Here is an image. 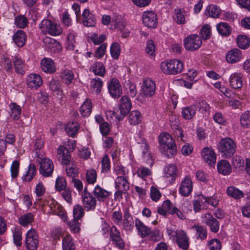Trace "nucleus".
I'll return each instance as SVG.
<instances>
[{
	"label": "nucleus",
	"mask_w": 250,
	"mask_h": 250,
	"mask_svg": "<svg viewBox=\"0 0 250 250\" xmlns=\"http://www.w3.org/2000/svg\"><path fill=\"white\" fill-rule=\"evenodd\" d=\"M58 160L62 164L66 165V172L69 177L75 178L77 172L76 167L71 161V157L68 148L64 146H60L57 149Z\"/></svg>",
	"instance_id": "obj_1"
},
{
	"label": "nucleus",
	"mask_w": 250,
	"mask_h": 250,
	"mask_svg": "<svg viewBox=\"0 0 250 250\" xmlns=\"http://www.w3.org/2000/svg\"><path fill=\"white\" fill-rule=\"evenodd\" d=\"M159 149L162 153L167 157H171L176 155L177 147L174 139L167 133H162L159 137Z\"/></svg>",
	"instance_id": "obj_2"
},
{
	"label": "nucleus",
	"mask_w": 250,
	"mask_h": 250,
	"mask_svg": "<svg viewBox=\"0 0 250 250\" xmlns=\"http://www.w3.org/2000/svg\"><path fill=\"white\" fill-rule=\"evenodd\" d=\"M167 232L170 239L175 240L178 246L184 250L189 247L188 238L186 232L182 229L174 230L170 228L167 229Z\"/></svg>",
	"instance_id": "obj_3"
},
{
	"label": "nucleus",
	"mask_w": 250,
	"mask_h": 250,
	"mask_svg": "<svg viewBox=\"0 0 250 250\" xmlns=\"http://www.w3.org/2000/svg\"><path fill=\"white\" fill-rule=\"evenodd\" d=\"M218 149L222 157L229 158L236 151V144L235 141L230 138H223L219 143Z\"/></svg>",
	"instance_id": "obj_4"
},
{
	"label": "nucleus",
	"mask_w": 250,
	"mask_h": 250,
	"mask_svg": "<svg viewBox=\"0 0 250 250\" xmlns=\"http://www.w3.org/2000/svg\"><path fill=\"white\" fill-rule=\"evenodd\" d=\"M41 32L44 35L48 34L53 36H59L62 33L61 27L53 21L43 19L39 25Z\"/></svg>",
	"instance_id": "obj_5"
},
{
	"label": "nucleus",
	"mask_w": 250,
	"mask_h": 250,
	"mask_svg": "<svg viewBox=\"0 0 250 250\" xmlns=\"http://www.w3.org/2000/svg\"><path fill=\"white\" fill-rule=\"evenodd\" d=\"M164 73L167 74H177L182 72L184 68L183 63L178 60H168L161 64Z\"/></svg>",
	"instance_id": "obj_6"
},
{
	"label": "nucleus",
	"mask_w": 250,
	"mask_h": 250,
	"mask_svg": "<svg viewBox=\"0 0 250 250\" xmlns=\"http://www.w3.org/2000/svg\"><path fill=\"white\" fill-rule=\"evenodd\" d=\"M131 107V103L130 99L126 96H123L120 99V115L114 112L112 115L118 120H122L125 116L129 112Z\"/></svg>",
	"instance_id": "obj_7"
},
{
	"label": "nucleus",
	"mask_w": 250,
	"mask_h": 250,
	"mask_svg": "<svg viewBox=\"0 0 250 250\" xmlns=\"http://www.w3.org/2000/svg\"><path fill=\"white\" fill-rule=\"evenodd\" d=\"M202 44V39L198 35H191L184 40V45L186 49L191 51L198 49Z\"/></svg>",
	"instance_id": "obj_8"
},
{
	"label": "nucleus",
	"mask_w": 250,
	"mask_h": 250,
	"mask_svg": "<svg viewBox=\"0 0 250 250\" xmlns=\"http://www.w3.org/2000/svg\"><path fill=\"white\" fill-rule=\"evenodd\" d=\"M81 196L83 207L86 210H94L96 207L97 200L94 196L88 191L86 187L82 192Z\"/></svg>",
	"instance_id": "obj_9"
},
{
	"label": "nucleus",
	"mask_w": 250,
	"mask_h": 250,
	"mask_svg": "<svg viewBox=\"0 0 250 250\" xmlns=\"http://www.w3.org/2000/svg\"><path fill=\"white\" fill-rule=\"evenodd\" d=\"M25 246L28 250H37L39 247V236L35 229H31L27 231Z\"/></svg>",
	"instance_id": "obj_10"
},
{
	"label": "nucleus",
	"mask_w": 250,
	"mask_h": 250,
	"mask_svg": "<svg viewBox=\"0 0 250 250\" xmlns=\"http://www.w3.org/2000/svg\"><path fill=\"white\" fill-rule=\"evenodd\" d=\"M40 173L44 177L50 176L54 170L53 162L48 158L42 159L40 163Z\"/></svg>",
	"instance_id": "obj_11"
},
{
	"label": "nucleus",
	"mask_w": 250,
	"mask_h": 250,
	"mask_svg": "<svg viewBox=\"0 0 250 250\" xmlns=\"http://www.w3.org/2000/svg\"><path fill=\"white\" fill-rule=\"evenodd\" d=\"M142 20L144 24L148 28H154L157 26V17L154 12H145L143 15Z\"/></svg>",
	"instance_id": "obj_12"
},
{
	"label": "nucleus",
	"mask_w": 250,
	"mask_h": 250,
	"mask_svg": "<svg viewBox=\"0 0 250 250\" xmlns=\"http://www.w3.org/2000/svg\"><path fill=\"white\" fill-rule=\"evenodd\" d=\"M110 95L114 98H118L122 94V88L119 81L115 78L111 80L108 85Z\"/></svg>",
	"instance_id": "obj_13"
},
{
	"label": "nucleus",
	"mask_w": 250,
	"mask_h": 250,
	"mask_svg": "<svg viewBox=\"0 0 250 250\" xmlns=\"http://www.w3.org/2000/svg\"><path fill=\"white\" fill-rule=\"evenodd\" d=\"M110 236L117 247L120 249H123L125 248V243L121 236L120 232L114 226L110 229Z\"/></svg>",
	"instance_id": "obj_14"
},
{
	"label": "nucleus",
	"mask_w": 250,
	"mask_h": 250,
	"mask_svg": "<svg viewBox=\"0 0 250 250\" xmlns=\"http://www.w3.org/2000/svg\"><path fill=\"white\" fill-rule=\"evenodd\" d=\"M193 184L191 178L186 176L182 181L179 187V193L183 196H188L191 192Z\"/></svg>",
	"instance_id": "obj_15"
},
{
	"label": "nucleus",
	"mask_w": 250,
	"mask_h": 250,
	"mask_svg": "<svg viewBox=\"0 0 250 250\" xmlns=\"http://www.w3.org/2000/svg\"><path fill=\"white\" fill-rule=\"evenodd\" d=\"M201 156L204 161L209 165H213L216 162V154L211 147L204 148L201 151Z\"/></svg>",
	"instance_id": "obj_16"
},
{
	"label": "nucleus",
	"mask_w": 250,
	"mask_h": 250,
	"mask_svg": "<svg viewBox=\"0 0 250 250\" xmlns=\"http://www.w3.org/2000/svg\"><path fill=\"white\" fill-rule=\"evenodd\" d=\"M143 94L147 97L153 96L156 90V85L154 82L150 79H146L143 82L142 86Z\"/></svg>",
	"instance_id": "obj_17"
},
{
	"label": "nucleus",
	"mask_w": 250,
	"mask_h": 250,
	"mask_svg": "<svg viewBox=\"0 0 250 250\" xmlns=\"http://www.w3.org/2000/svg\"><path fill=\"white\" fill-rule=\"evenodd\" d=\"M205 224L209 227L210 230L214 233L218 231L220 227L219 222L214 218L212 214L207 213L203 217Z\"/></svg>",
	"instance_id": "obj_18"
},
{
	"label": "nucleus",
	"mask_w": 250,
	"mask_h": 250,
	"mask_svg": "<svg viewBox=\"0 0 250 250\" xmlns=\"http://www.w3.org/2000/svg\"><path fill=\"white\" fill-rule=\"evenodd\" d=\"M210 197H206L203 195H200L195 199L193 203V209L197 212L201 209H204L207 208V205L210 203Z\"/></svg>",
	"instance_id": "obj_19"
},
{
	"label": "nucleus",
	"mask_w": 250,
	"mask_h": 250,
	"mask_svg": "<svg viewBox=\"0 0 250 250\" xmlns=\"http://www.w3.org/2000/svg\"><path fill=\"white\" fill-rule=\"evenodd\" d=\"M95 199L100 202H104L110 195V192L97 185L92 191Z\"/></svg>",
	"instance_id": "obj_20"
},
{
	"label": "nucleus",
	"mask_w": 250,
	"mask_h": 250,
	"mask_svg": "<svg viewBox=\"0 0 250 250\" xmlns=\"http://www.w3.org/2000/svg\"><path fill=\"white\" fill-rule=\"evenodd\" d=\"M42 81L41 77L37 74H31L26 79V84L28 87L38 88L42 85Z\"/></svg>",
	"instance_id": "obj_21"
},
{
	"label": "nucleus",
	"mask_w": 250,
	"mask_h": 250,
	"mask_svg": "<svg viewBox=\"0 0 250 250\" xmlns=\"http://www.w3.org/2000/svg\"><path fill=\"white\" fill-rule=\"evenodd\" d=\"M83 21L85 26L92 27L95 25L96 19L88 9H85L83 13Z\"/></svg>",
	"instance_id": "obj_22"
},
{
	"label": "nucleus",
	"mask_w": 250,
	"mask_h": 250,
	"mask_svg": "<svg viewBox=\"0 0 250 250\" xmlns=\"http://www.w3.org/2000/svg\"><path fill=\"white\" fill-rule=\"evenodd\" d=\"M242 58L241 52L238 49H233L229 51L226 56L227 61L231 63L239 61Z\"/></svg>",
	"instance_id": "obj_23"
},
{
	"label": "nucleus",
	"mask_w": 250,
	"mask_h": 250,
	"mask_svg": "<svg viewBox=\"0 0 250 250\" xmlns=\"http://www.w3.org/2000/svg\"><path fill=\"white\" fill-rule=\"evenodd\" d=\"M123 229L125 231H131L134 228V220L129 212L128 210H125L124 213Z\"/></svg>",
	"instance_id": "obj_24"
},
{
	"label": "nucleus",
	"mask_w": 250,
	"mask_h": 250,
	"mask_svg": "<svg viewBox=\"0 0 250 250\" xmlns=\"http://www.w3.org/2000/svg\"><path fill=\"white\" fill-rule=\"evenodd\" d=\"M241 73H234L229 77V83L231 86L234 89L240 88L243 85Z\"/></svg>",
	"instance_id": "obj_25"
},
{
	"label": "nucleus",
	"mask_w": 250,
	"mask_h": 250,
	"mask_svg": "<svg viewBox=\"0 0 250 250\" xmlns=\"http://www.w3.org/2000/svg\"><path fill=\"white\" fill-rule=\"evenodd\" d=\"M26 39L27 37L25 33L21 30H18L13 36V40L15 43L19 47L23 46Z\"/></svg>",
	"instance_id": "obj_26"
},
{
	"label": "nucleus",
	"mask_w": 250,
	"mask_h": 250,
	"mask_svg": "<svg viewBox=\"0 0 250 250\" xmlns=\"http://www.w3.org/2000/svg\"><path fill=\"white\" fill-rule=\"evenodd\" d=\"M217 169L219 173L224 175H228L231 172V167L226 160H222L218 163Z\"/></svg>",
	"instance_id": "obj_27"
},
{
	"label": "nucleus",
	"mask_w": 250,
	"mask_h": 250,
	"mask_svg": "<svg viewBox=\"0 0 250 250\" xmlns=\"http://www.w3.org/2000/svg\"><path fill=\"white\" fill-rule=\"evenodd\" d=\"M13 63L15 71L23 75L25 73V66L21 58L16 56L13 59Z\"/></svg>",
	"instance_id": "obj_28"
},
{
	"label": "nucleus",
	"mask_w": 250,
	"mask_h": 250,
	"mask_svg": "<svg viewBox=\"0 0 250 250\" xmlns=\"http://www.w3.org/2000/svg\"><path fill=\"white\" fill-rule=\"evenodd\" d=\"M41 65L42 71L45 72L51 73L56 70L54 62L50 59L44 58L42 60Z\"/></svg>",
	"instance_id": "obj_29"
},
{
	"label": "nucleus",
	"mask_w": 250,
	"mask_h": 250,
	"mask_svg": "<svg viewBox=\"0 0 250 250\" xmlns=\"http://www.w3.org/2000/svg\"><path fill=\"white\" fill-rule=\"evenodd\" d=\"M135 226L142 238L148 236L151 233L150 229L137 219L135 221Z\"/></svg>",
	"instance_id": "obj_30"
},
{
	"label": "nucleus",
	"mask_w": 250,
	"mask_h": 250,
	"mask_svg": "<svg viewBox=\"0 0 250 250\" xmlns=\"http://www.w3.org/2000/svg\"><path fill=\"white\" fill-rule=\"evenodd\" d=\"M177 169L176 167L173 164H169L166 166L164 168V173L166 177L171 178L172 183L175 180L177 176Z\"/></svg>",
	"instance_id": "obj_31"
},
{
	"label": "nucleus",
	"mask_w": 250,
	"mask_h": 250,
	"mask_svg": "<svg viewBox=\"0 0 250 250\" xmlns=\"http://www.w3.org/2000/svg\"><path fill=\"white\" fill-rule=\"evenodd\" d=\"M90 71L96 75L104 77L105 73V68L102 62H97L90 66Z\"/></svg>",
	"instance_id": "obj_32"
},
{
	"label": "nucleus",
	"mask_w": 250,
	"mask_h": 250,
	"mask_svg": "<svg viewBox=\"0 0 250 250\" xmlns=\"http://www.w3.org/2000/svg\"><path fill=\"white\" fill-rule=\"evenodd\" d=\"M115 188L117 189H123L124 191H127L129 189V183L124 177L119 176L115 180Z\"/></svg>",
	"instance_id": "obj_33"
},
{
	"label": "nucleus",
	"mask_w": 250,
	"mask_h": 250,
	"mask_svg": "<svg viewBox=\"0 0 250 250\" xmlns=\"http://www.w3.org/2000/svg\"><path fill=\"white\" fill-rule=\"evenodd\" d=\"M92 102L90 99H86L81 106L80 111L83 117H87L90 115L92 110Z\"/></svg>",
	"instance_id": "obj_34"
},
{
	"label": "nucleus",
	"mask_w": 250,
	"mask_h": 250,
	"mask_svg": "<svg viewBox=\"0 0 250 250\" xmlns=\"http://www.w3.org/2000/svg\"><path fill=\"white\" fill-rule=\"evenodd\" d=\"M79 128V124L77 122L73 121L67 124L65 130L68 136L74 137L78 131Z\"/></svg>",
	"instance_id": "obj_35"
},
{
	"label": "nucleus",
	"mask_w": 250,
	"mask_h": 250,
	"mask_svg": "<svg viewBox=\"0 0 250 250\" xmlns=\"http://www.w3.org/2000/svg\"><path fill=\"white\" fill-rule=\"evenodd\" d=\"M62 250H75V245L70 235H66L62 238Z\"/></svg>",
	"instance_id": "obj_36"
},
{
	"label": "nucleus",
	"mask_w": 250,
	"mask_h": 250,
	"mask_svg": "<svg viewBox=\"0 0 250 250\" xmlns=\"http://www.w3.org/2000/svg\"><path fill=\"white\" fill-rule=\"evenodd\" d=\"M196 110V105L194 104L184 107L182 109V116L186 120L190 119L195 115Z\"/></svg>",
	"instance_id": "obj_37"
},
{
	"label": "nucleus",
	"mask_w": 250,
	"mask_h": 250,
	"mask_svg": "<svg viewBox=\"0 0 250 250\" xmlns=\"http://www.w3.org/2000/svg\"><path fill=\"white\" fill-rule=\"evenodd\" d=\"M220 11L216 5L212 4L207 7L205 14L213 18H218L220 15Z\"/></svg>",
	"instance_id": "obj_38"
},
{
	"label": "nucleus",
	"mask_w": 250,
	"mask_h": 250,
	"mask_svg": "<svg viewBox=\"0 0 250 250\" xmlns=\"http://www.w3.org/2000/svg\"><path fill=\"white\" fill-rule=\"evenodd\" d=\"M115 28L120 30L123 29L126 25V23L123 21L121 15L118 14H114L111 21Z\"/></svg>",
	"instance_id": "obj_39"
},
{
	"label": "nucleus",
	"mask_w": 250,
	"mask_h": 250,
	"mask_svg": "<svg viewBox=\"0 0 250 250\" xmlns=\"http://www.w3.org/2000/svg\"><path fill=\"white\" fill-rule=\"evenodd\" d=\"M34 216L33 214L28 212L21 215L19 218V222L21 226L26 227L29 224H31L34 221Z\"/></svg>",
	"instance_id": "obj_40"
},
{
	"label": "nucleus",
	"mask_w": 250,
	"mask_h": 250,
	"mask_svg": "<svg viewBox=\"0 0 250 250\" xmlns=\"http://www.w3.org/2000/svg\"><path fill=\"white\" fill-rule=\"evenodd\" d=\"M218 33L222 36H228L230 34L231 29L230 26L226 22H220L217 25Z\"/></svg>",
	"instance_id": "obj_41"
},
{
	"label": "nucleus",
	"mask_w": 250,
	"mask_h": 250,
	"mask_svg": "<svg viewBox=\"0 0 250 250\" xmlns=\"http://www.w3.org/2000/svg\"><path fill=\"white\" fill-rule=\"evenodd\" d=\"M74 75L73 73L69 70L65 69L61 73V78L64 83L68 85L70 84L74 79Z\"/></svg>",
	"instance_id": "obj_42"
},
{
	"label": "nucleus",
	"mask_w": 250,
	"mask_h": 250,
	"mask_svg": "<svg viewBox=\"0 0 250 250\" xmlns=\"http://www.w3.org/2000/svg\"><path fill=\"white\" fill-rule=\"evenodd\" d=\"M128 119L130 125H136L141 122V114L139 111L134 110L130 113Z\"/></svg>",
	"instance_id": "obj_43"
},
{
	"label": "nucleus",
	"mask_w": 250,
	"mask_h": 250,
	"mask_svg": "<svg viewBox=\"0 0 250 250\" xmlns=\"http://www.w3.org/2000/svg\"><path fill=\"white\" fill-rule=\"evenodd\" d=\"M11 110V116L15 120H18L21 114V109L20 105L15 103H12L9 105Z\"/></svg>",
	"instance_id": "obj_44"
},
{
	"label": "nucleus",
	"mask_w": 250,
	"mask_h": 250,
	"mask_svg": "<svg viewBox=\"0 0 250 250\" xmlns=\"http://www.w3.org/2000/svg\"><path fill=\"white\" fill-rule=\"evenodd\" d=\"M227 193L229 196L235 199H240L243 196L242 191L236 188L234 186L228 187L227 190Z\"/></svg>",
	"instance_id": "obj_45"
},
{
	"label": "nucleus",
	"mask_w": 250,
	"mask_h": 250,
	"mask_svg": "<svg viewBox=\"0 0 250 250\" xmlns=\"http://www.w3.org/2000/svg\"><path fill=\"white\" fill-rule=\"evenodd\" d=\"M237 43L240 48L245 49L249 47L250 41L246 36L239 35L237 38Z\"/></svg>",
	"instance_id": "obj_46"
},
{
	"label": "nucleus",
	"mask_w": 250,
	"mask_h": 250,
	"mask_svg": "<svg viewBox=\"0 0 250 250\" xmlns=\"http://www.w3.org/2000/svg\"><path fill=\"white\" fill-rule=\"evenodd\" d=\"M36 172V166L34 164H31L28 167V169L26 173L23 176L22 178L26 181H31L35 175Z\"/></svg>",
	"instance_id": "obj_47"
},
{
	"label": "nucleus",
	"mask_w": 250,
	"mask_h": 250,
	"mask_svg": "<svg viewBox=\"0 0 250 250\" xmlns=\"http://www.w3.org/2000/svg\"><path fill=\"white\" fill-rule=\"evenodd\" d=\"M85 179L88 184H94L97 180V173L96 170L93 169L87 170L85 174Z\"/></svg>",
	"instance_id": "obj_48"
},
{
	"label": "nucleus",
	"mask_w": 250,
	"mask_h": 250,
	"mask_svg": "<svg viewBox=\"0 0 250 250\" xmlns=\"http://www.w3.org/2000/svg\"><path fill=\"white\" fill-rule=\"evenodd\" d=\"M103 84L102 81L99 78H96L92 79L90 82L91 87L95 89V93L97 94L100 93L101 89L103 86Z\"/></svg>",
	"instance_id": "obj_49"
},
{
	"label": "nucleus",
	"mask_w": 250,
	"mask_h": 250,
	"mask_svg": "<svg viewBox=\"0 0 250 250\" xmlns=\"http://www.w3.org/2000/svg\"><path fill=\"white\" fill-rule=\"evenodd\" d=\"M121 52L120 44L117 42H113L110 47V53L112 57L114 59L119 58Z\"/></svg>",
	"instance_id": "obj_50"
},
{
	"label": "nucleus",
	"mask_w": 250,
	"mask_h": 250,
	"mask_svg": "<svg viewBox=\"0 0 250 250\" xmlns=\"http://www.w3.org/2000/svg\"><path fill=\"white\" fill-rule=\"evenodd\" d=\"M240 123L244 127L250 126V110L245 112L240 117Z\"/></svg>",
	"instance_id": "obj_51"
},
{
	"label": "nucleus",
	"mask_w": 250,
	"mask_h": 250,
	"mask_svg": "<svg viewBox=\"0 0 250 250\" xmlns=\"http://www.w3.org/2000/svg\"><path fill=\"white\" fill-rule=\"evenodd\" d=\"M67 187L65 179L62 177H58L56 181L55 187L58 191L65 189Z\"/></svg>",
	"instance_id": "obj_52"
},
{
	"label": "nucleus",
	"mask_w": 250,
	"mask_h": 250,
	"mask_svg": "<svg viewBox=\"0 0 250 250\" xmlns=\"http://www.w3.org/2000/svg\"><path fill=\"white\" fill-rule=\"evenodd\" d=\"M136 173L138 176L142 178H145L148 176L151 175L152 173L149 168L144 166H140L138 167Z\"/></svg>",
	"instance_id": "obj_53"
},
{
	"label": "nucleus",
	"mask_w": 250,
	"mask_h": 250,
	"mask_svg": "<svg viewBox=\"0 0 250 250\" xmlns=\"http://www.w3.org/2000/svg\"><path fill=\"white\" fill-rule=\"evenodd\" d=\"M83 214L84 210L82 206L80 205H76L74 207L73 216L74 219H80L83 216Z\"/></svg>",
	"instance_id": "obj_54"
},
{
	"label": "nucleus",
	"mask_w": 250,
	"mask_h": 250,
	"mask_svg": "<svg viewBox=\"0 0 250 250\" xmlns=\"http://www.w3.org/2000/svg\"><path fill=\"white\" fill-rule=\"evenodd\" d=\"M193 228L195 229L197 234L198 235V237L201 239L206 238L207 236V229L205 227L200 226L194 225L193 226Z\"/></svg>",
	"instance_id": "obj_55"
},
{
	"label": "nucleus",
	"mask_w": 250,
	"mask_h": 250,
	"mask_svg": "<svg viewBox=\"0 0 250 250\" xmlns=\"http://www.w3.org/2000/svg\"><path fill=\"white\" fill-rule=\"evenodd\" d=\"M20 167V162L17 160H15L12 162L10 167L11 177L12 178H16L19 174Z\"/></svg>",
	"instance_id": "obj_56"
},
{
	"label": "nucleus",
	"mask_w": 250,
	"mask_h": 250,
	"mask_svg": "<svg viewBox=\"0 0 250 250\" xmlns=\"http://www.w3.org/2000/svg\"><path fill=\"white\" fill-rule=\"evenodd\" d=\"M28 23L27 19L23 16H18L15 21V23L16 26L21 28H24Z\"/></svg>",
	"instance_id": "obj_57"
},
{
	"label": "nucleus",
	"mask_w": 250,
	"mask_h": 250,
	"mask_svg": "<svg viewBox=\"0 0 250 250\" xmlns=\"http://www.w3.org/2000/svg\"><path fill=\"white\" fill-rule=\"evenodd\" d=\"M208 246L209 250H220L221 243L219 240L213 239L208 242Z\"/></svg>",
	"instance_id": "obj_58"
},
{
	"label": "nucleus",
	"mask_w": 250,
	"mask_h": 250,
	"mask_svg": "<svg viewBox=\"0 0 250 250\" xmlns=\"http://www.w3.org/2000/svg\"><path fill=\"white\" fill-rule=\"evenodd\" d=\"M171 126L173 130H175V133L177 136L181 138L182 140L184 137V135L183 134V130L181 128L179 127L178 126L179 122L178 120L175 119V121L174 122L171 121L170 123Z\"/></svg>",
	"instance_id": "obj_59"
},
{
	"label": "nucleus",
	"mask_w": 250,
	"mask_h": 250,
	"mask_svg": "<svg viewBox=\"0 0 250 250\" xmlns=\"http://www.w3.org/2000/svg\"><path fill=\"white\" fill-rule=\"evenodd\" d=\"M200 34L204 40L208 39L211 34L210 27L208 25H204L201 29Z\"/></svg>",
	"instance_id": "obj_60"
},
{
	"label": "nucleus",
	"mask_w": 250,
	"mask_h": 250,
	"mask_svg": "<svg viewBox=\"0 0 250 250\" xmlns=\"http://www.w3.org/2000/svg\"><path fill=\"white\" fill-rule=\"evenodd\" d=\"M51 208L54 214L58 215L62 218H64L65 217L64 210L62 206L57 205L54 206V208L51 207Z\"/></svg>",
	"instance_id": "obj_61"
},
{
	"label": "nucleus",
	"mask_w": 250,
	"mask_h": 250,
	"mask_svg": "<svg viewBox=\"0 0 250 250\" xmlns=\"http://www.w3.org/2000/svg\"><path fill=\"white\" fill-rule=\"evenodd\" d=\"M161 197V194L157 188L155 187H151L150 188L151 199L155 201H158Z\"/></svg>",
	"instance_id": "obj_62"
},
{
	"label": "nucleus",
	"mask_w": 250,
	"mask_h": 250,
	"mask_svg": "<svg viewBox=\"0 0 250 250\" xmlns=\"http://www.w3.org/2000/svg\"><path fill=\"white\" fill-rule=\"evenodd\" d=\"M174 19L178 24H184L185 23V15L181 10L175 11Z\"/></svg>",
	"instance_id": "obj_63"
},
{
	"label": "nucleus",
	"mask_w": 250,
	"mask_h": 250,
	"mask_svg": "<svg viewBox=\"0 0 250 250\" xmlns=\"http://www.w3.org/2000/svg\"><path fill=\"white\" fill-rule=\"evenodd\" d=\"M102 166L103 171L104 172H106L110 170V160L107 155H104L103 158V159L102 160Z\"/></svg>",
	"instance_id": "obj_64"
}]
</instances>
